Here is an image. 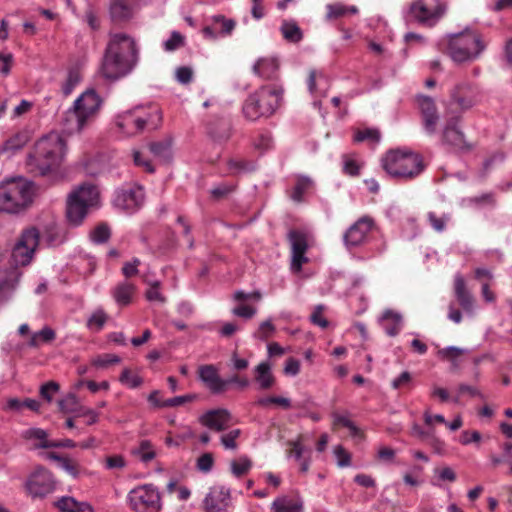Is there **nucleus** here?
Masks as SVG:
<instances>
[{
  "instance_id": "obj_26",
  "label": "nucleus",
  "mask_w": 512,
  "mask_h": 512,
  "mask_svg": "<svg viewBox=\"0 0 512 512\" xmlns=\"http://www.w3.org/2000/svg\"><path fill=\"white\" fill-rule=\"evenodd\" d=\"M459 117L452 116L446 123L443 130V141L457 149L466 148L464 134L458 128Z\"/></svg>"
},
{
  "instance_id": "obj_39",
  "label": "nucleus",
  "mask_w": 512,
  "mask_h": 512,
  "mask_svg": "<svg viewBox=\"0 0 512 512\" xmlns=\"http://www.w3.org/2000/svg\"><path fill=\"white\" fill-rule=\"evenodd\" d=\"M427 220L434 231H436L437 233H442L446 230V226L448 222L451 220V216L448 213L437 215L435 212L429 211L427 213Z\"/></svg>"
},
{
  "instance_id": "obj_32",
  "label": "nucleus",
  "mask_w": 512,
  "mask_h": 512,
  "mask_svg": "<svg viewBox=\"0 0 512 512\" xmlns=\"http://www.w3.org/2000/svg\"><path fill=\"white\" fill-rule=\"evenodd\" d=\"M251 296H254L257 299L259 298V294L257 293L253 295L245 294L242 291H237L235 293V299L240 302L236 307L233 308V314L235 316L242 318H251L255 315V307L246 303V300Z\"/></svg>"
},
{
  "instance_id": "obj_20",
  "label": "nucleus",
  "mask_w": 512,
  "mask_h": 512,
  "mask_svg": "<svg viewBox=\"0 0 512 512\" xmlns=\"http://www.w3.org/2000/svg\"><path fill=\"white\" fill-rule=\"evenodd\" d=\"M199 423L212 431L223 432L232 424L233 417L225 408L211 409L198 418Z\"/></svg>"
},
{
  "instance_id": "obj_21",
  "label": "nucleus",
  "mask_w": 512,
  "mask_h": 512,
  "mask_svg": "<svg viewBox=\"0 0 512 512\" xmlns=\"http://www.w3.org/2000/svg\"><path fill=\"white\" fill-rule=\"evenodd\" d=\"M235 26L236 22L233 19H228L223 15H213L202 29V33L205 38L216 40L219 37L231 35Z\"/></svg>"
},
{
  "instance_id": "obj_25",
  "label": "nucleus",
  "mask_w": 512,
  "mask_h": 512,
  "mask_svg": "<svg viewBox=\"0 0 512 512\" xmlns=\"http://www.w3.org/2000/svg\"><path fill=\"white\" fill-rule=\"evenodd\" d=\"M111 296L119 307L130 305L136 295V286L128 280L117 283L111 289Z\"/></svg>"
},
{
  "instance_id": "obj_31",
  "label": "nucleus",
  "mask_w": 512,
  "mask_h": 512,
  "mask_svg": "<svg viewBox=\"0 0 512 512\" xmlns=\"http://www.w3.org/2000/svg\"><path fill=\"white\" fill-rule=\"evenodd\" d=\"M454 291L457 300L463 309L470 311L473 307V297L466 289V284L461 274H456L454 278Z\"/></svg>"
},
{
  "instance_id": "obj_6",
  "label": "nucleus",
  "mask_w": 512,
  "mask_h": 512,
  "mask_svg": "<svg viewBox=\"0 0 512 512\" xmlns=\"http://www.w3.org/2000/svg\"><path fill=\"white\" fill-rule=\"evenodd\" d=\"M382 167L388 175L400 180H411L425 169L422 157L408 150H392L382 159Z\"/></svg>"
},
{
  "instance_id": "obj_40",
  "label": "nucleus",
  "mask_w": 512,
  "mask_h": 512,
  "mask_svg": "<svg viewBox=\"0 0 512 512\" xmlns=\"http://www.w3.org/2000/svg\"><path fill=\"white\" fill-rule=\"evenodd\" d=\"M82 76L78 68H71L68 73L66 80L62 85V93L64 96L70 95L75 87L81 82Z\"/></svg>"
},
{
  "instance_id": "obj_1",
  "label": "nucleus",
  "mask_w": 512,
  "mask_h": 512,
  "mask_svg": "<svg viewBox=\"0 0 512 512\" xmlns=\"http://www.w3.org/2000/svg\"><path fill=\"white\" fill-rule=\"evenodd\" d=\"M138 62L135 40L125 33L110 34L103 56L100 72L110 81H117L129 75Z\"/></svg>"
},
{
  "instance_id": "obj_17",
  "label": "nucleus",
  "mask_w": 512,
  "mask_h": 512,
  "mask_svg": "<svg viewBox=\"0 0 512 512\" xmlns=\"http://www.w3.org/2000/svg\"><path fill=\"white\" fill-rule=\"evenodd\" d=\"M231 504V490L222 485L211 487L203 501L205 512H227Z\"/></svg>"
},
{
  "instance_id": "obj_59",
  "label": "nucleus",
  "mask_w": 512,
  "mask_h": 512,
  "mask_svg": "<svg viewBox=\"0 0 512 512\" xmlns=\"http://www.w3.org/2000/svg\"><path fill=\"white\" fill-rule=\"evenodd\" d=\"M184 38L177 32L173 31L170 37L164 42V49L166 51H174L183 45Z\"/></svg>"
},
{
  "instance_id": "obj_57",
  "label": "nucleus",
  "mask_w": 512,
  "mask_h": 512,
  "mask_svg": "<svg viewBox=\"0 0 512 512\" xmlns=\"http://www.w3.org/2000/svg\"><path fill=\"white\" fill-rule=\"evenodd\" d=\"M464 351L458 347L450 346L443 348L438 351V356L442 359L451 361L455 364L456 359L463 353Z\"/></svg>"
},
{
  "instance_id": "obj_47",
  "label": "nucleus",
  "mask_w": 512,
  "mask_h": 512,
  "mask_svg": "<svg viewBox=\"0 0 512 512\" xmlns=\"http://www.w3.org/2000/svg\"><path fill=\"white\" fill-rule=\"evenodd\" d=\"M120 361V357L115 354H100L92 358L91 364L96 368L104 369L111 365L118 364Z\"/></svg>"
},
{
  "instance_id": "obj_49",
  "label": "nucleus",
  "mask_w": 512,
  "mask_h": 512,
  "mask_svg": "<svg viewBox=\"0 0 512 512\" xmlns=\"http://www.w3.org/2000/svg\"><path fill=\"white\" fill-rule=\"evenodd\" d=\"M332 417H333V424L334 426H337V425H341L343 427H346L347 429L350 430V432L353 434V435H357L358 432H359V429L357 428V426L349 419L348 415L347 414H340V413H337V412H334L332 414Z\"/></svg>"
},
{
  "instance_id": "obj_60",
  "label": "nucleus",
  "mask_w": 512,
  "mask_h": 512,
  "mask_svg": "<svg viewBox=\"0 0 512 512\" xmlns=\"http://www.w3.org/2000/svg\"><path fill=\"white\" fill-rule=\"evenodd\" d=\"M59 390V384L54 381H50L40 388V394L41 396L47 400L48 402L52 401L53 395L57 393Z\"/></svg>"
},
{
  "instance_id": "obj_10",
  "label": "nucleus",
  "mask_w": 512,
  "mask_h": 512,
  "mask_svg": "<svg viewBox=\"0 0 512 512\" xmlns=\"http://www.w3.org/2000/svg\"><path fill=\"white\" fill-rule=\"evenodd\" d=\"M447 3L444 0H414L405 13L406 22L432 28L444 17Z\"/></svg>"
},
{
  "instance_id": "obj_36",
  "label": "nucleus",
  "mask_w": 512,
  "mask_h": 512,
  "mask_svg": "<svg viewBox=\"0 0 512 512\" xmlns=\"http://www.w3.org/2000/svg\"><path fill=\"white\" fill-rule=\"evenodd\" d=\"M131 453L144 463L151 462L157 455L154 445L149 440L140 441L139 445L131 450Z\"/></svg>"
},
{
  "instance_id": "obj_55",
  "label": "nucleus",
  "mask_w": 512,
  "mask_h": 512,
  "mask_svg": "<svg viewBox=\"0 0 512 512\" xmlns=\"http://www.w3.org/2000/svg\"><path fill=\"white\" fill-rule=\"evenodd\" d=\"M326 9H327V14H326L327 20L337 19V18L343 17L344 15L347 14L346 13V5H343L341 3L328 4L326 6Z\"/></svg>"
},
{
  "instance_id": "obj_8",
  "label": "nucleus",
  "mask_w": 512,
  "mask_h": 512,
  "mask_svg": "<svg viewBox=\"0 0 512 512\" xmlns=\"http://www.w3.org/2000/svg\"><path fill=\"white\" fill-rule=\"evenodd\" d=\"M99 190L90 183H84L74 189L67 198L66 218L71 226H80L91 208L99 204Z\"/></svg>"
},
{
  "instance_id": "obj_50",
  "label": "nucleus",
  "mask_w": 512,
  "mask_h": 512,
  "mask_svg": "<svg viewBox=\"0 0 512 512\" xmlns=\"http://www.w3.org/2000/svg\"><path fill=\"white\" fill-rule=\"evenodd\" d=\"M120 382L126 385L129 388H137L139 387L143 380L137 374H132L128 369H124L120 376Z\"/></svg>"
},
{
  "instance_id": "obj_12",
  "label": "nucleus",
  "mask_w": 512,
  "mask_h": 512,
  "mask_svg": "<svg viewBox=\"0 0 512 512\" xmlns=\"http://www.w3.org/2000/svg\"><path fill=\"white\" fill-rule=\"evenodd\" d=\"M479 97L478 87L473 83L463 81L451 90L447 110L452 114L465 112L479 102Z\"/></svg>"
},
{
  "instance_id": "obj_63",
  "label": "nucleus",
  "mask_w": 512,
  "mask_h": 512,
  "mask_svg": "<svg viewBox=\"0 0 512 512\" xmlns=\"http://www.w3.org/2000/svg\"><path fill=\"white\" fill-rule=\"evenodd\" d=\"M234 189H235V186L233 184L222 183V184H219L218 186L214 187L211 190V194L214 198L220 199V198L227 196L231 192H233Z\"/></svg>"
},
{
  "instance_id": "obj_9",
  "label": "nucleus",
  "mask_w": 512,
  "mask_h": 512,
  "mask_svg": "<svg viewBox=\"0 0 512 512\" xmlns=\"http://www.w3.org/2000/svg\"><path fill=\"white\" fill-rule=\"evenodd\" d=\"M485 49L480 36L473 30L449 35L447 52L454 62L462 63L476 59Z\"/></svg>"
},
{
  "instance_id": "obj_28",
  "label": "nucleus",
  "mask_w": 512,
  "mask_h": 512,
  "mask_svg": "<svg viewBox=\"0 0 512 512\" xmlns=\"http://www.w3.org/2000/svg\"><path fill=\"white\" fill-rule=\"evenodd\" d=\"M271 510L273 512H303L304 502L299 496H282L272 502Z\"/></svg>"
},
{
  "instance_id": "obj_23",
  "label": "nucleus",
  "mask_w": 512,
  "mask_h": 512,
  "mask_svg": "<svg viewBox=\"0 0 512 512\" xmlns=\"http://www.w3.org/2000/svg\"><path fill=\"white\" fill-rule=\"evenodd\" d=\"M419 106L422 112L423 124L427 134H434L439 120L435 103L431 97H419Z\"/></svg>"
},
{
  "instance_id": "obj_33",
  "label": "nucleus",
  "mask_w": 512,
  "mask_h": 512,
  "mask_svg": "<svg viewBox=\"0 0 512 512\" xmlns=\"http://www.w3.org/2000/svg\"><path fill=\"white\" fill-rule=\"evenodd\" d=\"M61 512H93V508L86 502H79L73 497L64 496L56 502Z\"/></svg>"
},
{
  "instance_id": "obj_52",
  "label": "nucleus",
  "mask_w": 512,
  "mask_h": 512,
  "mask_svg": "<svg viewBox=\"0 0 512 512\" xmlns=\"http://www.w3.org/2000/svg\"><path fill=\"white\" fill-rule=\"evenodd\" d=\"M365 140H370L373 142H378L380 140V133L376 129L367 128L365 130H359L354 135L355 142H363Z\"/></svg>"
},
{
  "instance_id": "obj_14",
  "label": "nucleus",
  "mask_w": 512,
  "mask_h": 512,
  "mask_svg": "<svg viewBox=\"0 0 512 512\" xmlns=\"http://www.w3.org/2000/svg\"><path fill=\"white\" fill-rule=\"evenodd\" d=\"M26 489L32 497H45L56 489V480L46 468L36 467L28 476Z\"/></svg>"
},
{
  "instance_id": "obj_35",
  "label": "nucleus",
  "mask_w": 512,
  "mask_h": 512,
  "mask_svg": "<svg viewBox=\"0 0 512 512\" xmlns=\"http://www.w3.org/2000/svg\"><path fill=\"white\" fill-rule=\"evenodd\" d=\"M314 181L306 175H299L296 179V184L293 188L291 198L294 202L301 203L304 200V195L313 188Z\"/></svg>"
},
{
  "instance_id": "obj_24",
  "label": "nucleus",
  "mask_w": 512,
  "mask_h": 512,
  "mask_svg": "<svg viewBox=\"0 0 512 512\" xmlns=\"http://www.w3.org/2000/svg\"><path fill=\"white\" fill-rule=\"evenodd\" d=\"M307 86L310 94L314 98H322L327 95L330 88V81L322 71L312 69L309 71Z\"/></svg>"
},
{
  "instance_id": "obj_13",
  "label": "nucleus",
  "mask_w": 512,
  "mask_h": 512,
  "mask_svg": "<svg viewBox=\"0 0 512 512\" xmlns=\"http://www.w3.org/2000/svg\"><path fill=\"white\" fill-rule=\"evenodd\" d=\"M38 229L30 227L22 231L12 250V261L16 266H26L32 261L39 245Z\"/></svg>"
},
{
  "instance_id": "obj_30",
  "label": "nucleus",
  "mask_w": 512,
  "mask_h": 512,
  "mask_svg": "<svg viewBox=\"0 0 512 512\" xmlns=\"http://www.w3.org/2000/svg\"><path fill=\"white\" fill-rule=\"evenodd\" d=\"M255 381L261 390H268L275 384V377L272 373L270 363L264 361L259 363L254 370Z\"/></svg>"
},
{
  "instance_id": "obj_15",
  "label": "nucleus",
  "mask_w": 512,
  "mask_h": 512,
  "mask_svg": "<svg viewBox=\"0 0 512 512\" xmlns=\"http://www.w3.org/2000/svg\"><path fill=\"white\" fill-rule=\"evenodd\" d=\"M144 202V190L140 185H124L115 191L114 206L127 213H134Z\"/></svg>"
},
{
  "instance_id": "obj_29",
  "label": "nucleus",
  "mask_w": 512,
  "mask_h": 512,
  "mask_svg": "<svg viewBox=\"0 0 512 512\" xmlns=\"http://www.w3.org/2000/svg\"><path fill=\"white\" fill-rule=\"evenodd\" d=\"M209 135L217 143L227 142L232 136V124L228 119H219L209 126Z\"/></svg>"
},
{
  "instance_id": "obj_2",
  "label": "nucleus",
  "mask_w": 512,
  "mask_h": 512,
  "mask_svg": "<svg viewBox=\"0 0 512 512\" xmlns=\"http://www.w3.org/2000/svg\"><path fill=\"white\" fill-rule=\"evenodd\" d=\"M64 149V139L57 132H51L40 138L27 159L30 172L40 176L54 173L59 167Z\"/></svg>"
},
{
  "instance_id": "obj_48",
  "label": "nucleus",
  "mask_w": 512,
  "mask_h": 512,
  "mask_svg": "<svg viewBox=\"0 0 512 512\" xmlns=\"http://www.w3.org/2000/svg\"><path fill=\"white\" fill-rule=\"evenodd\" d=\"M149 285V288L145 292V296L150 302L163 303L165 301V297L162 295L160 291V281H146Z\"/></svg>"
},
{
  "instance_id": "obj_45",
  "label": "nucleus",
  "mask_w": 512,
  "mask_h": 512,
  "mask_svg": "<svg viewBox=\"0 0 512 512\" xmlns=\"http://www.w3.org/2000/svg\"><path fill=\"white\" fill-rule=\"evenodd\" d=\"M240 429H232L220 437V442L226 450H236L238 448L237 439L241 436Z\"/></svg>"
},
{
  "instance_id": "obj_41",
  "label": "nucleus",
  "mask_w": 512,
  "mask_h": 512,
  "mask_svg": "<svg viewBox=\"0 0 512 512\" xmlns=\"http://www.w3.org/2000/svg\"><path fill=\"white\" fill-rule=\"evenodd\" d=\"M231 472L235 477L246 475L252 468V462L247 456H240L230 463Z\"/></svg>"
},
{
  "instance_id": "obj_22",
  "label": "nucleus",
  "mask_w": 512,
  "mask_h": 512,
  "mask_svg": "<svg viewBox=\"0 0 512 512\" xmlns=\"http://www.w3.org/2000/svg\"><path fill=\"white\" fill-rule=\"evenodd\" d=\"M200 380L213 392L222 393L227 389V382L219 376L218 369L212 364L202 365L198 369Z\"/></svg>"
},
{
  "instance_id": "obj_58",
  "label": "nucleus",
  "mask_w": 512,
  "mask_h": 512,
  "mask_svg": "<svg viewBox=\"0 0 512 512\" xmlns=\"http://www.w3.org/2000/svg\"><path fill=\"white\" fill-rule=\"evenodd\" d=\"M193 436H194L193 431L191 430V428L187 427L184 433L177 435L175 438L170 437V436L166 437L165 444L169 447H172V446L178 447L183 442H185L187 439H190Z\"/></svg>"
},
{
  "instance_id": "obj_44",
  "label": "nucleus",
  "mask_w": 512,
  "mask_h": 512,
  "mask_svg": "<svg viewBox=\"0 0 512 512\" xmlns=\"http://www.w3.org/2000/svg\"><path fill=\"white\" fill-rule=\"evenodd\" d=\"M254 148L260 152H265L273 147V139L268 131L259 132L253 140Z\"/></svg>"
},
{
  "instance_id": "obj_61",
  "label": "nucleus",
  "mask_w": 512,
  "mask_h": 512,
  "mask_svg": "<svg viewBox=\"0 0 512 512\" xmlns=\"http://www.w3.org/2000/svg\"><path fill=\"white\" fill-rule=\"evenodd\" d=\"M133 160L135 165L144 168L145 171L149 173H153L155 171L154 166L150 162L149 159L144 157V155L139 151H134Z\"/></svg>"
},
{
  "instance_id": "obj_38",
  "label": "nucleus",
  "mask_w": 512,
  "mask_h": 512,
  "mask_svg": "<svg viewBox=\"0 0 512 512\" xmlns=\"http://www.w3.org/2000/svg\"><path fill=\"white\" fill-rule=\"evenodd\" d=\"M55 338V332L48 326H45L38 332L31 335L29 345L32 347H38L45 343H50Z\"/></svg>"
},
{
  "instance_id": "obj_42",
  "label": "nucleus",
  "mask_w": 512,
  "mask_h": 512,
  "mask_svg": "<svg viewBox=\"0 0 512 512\" xmlns=\"http://www.w3.org/2000/svg\"><path fill=\"white\" fill-rule=\"evenodd\" d=\"M172 141L167 138L162 141L152 142L149 144V149L152 154L157 157L168 159L171 157Z\"/></svg>"
},
{
  "instance_id": "obj_43",
  "label": "nucleus",
  "mask_w": 512,
  "mask_h": 512,
  "mask_svg": "<svg viewBox=\"0 0 512 512\" xmlns=\"http://www.w3.org/2000/svg\"><path fill=\"white\" fill-rule=\"evenodd\" d=\"M24 437L27 439H35L39 442L35 444V447L38 448H51V446H44L45 443H51L52 441L48 439V435L45 430L40 428H30L25 431Z\"/></svg>"
},
{
  "instance_id": "obj_51",
  "label": "nucleus",
  "mask_w": 512,
  "mask_h": 512,
  "mask_svg": "<svg viewBox=\"0 0 512 512\" xmlns=\"http://www.w3.org/2000/svg\"><path fill=\"white\" fill-rule=\"evenodd\" d=\"M90 237L94 243H104L110 237V229L105 224L98 225L94 230H92Z\"/></svg>"
},
{
  "instance_id": "obj_5",
  "label": "nucleus",
  "mask_w": 512,
  "mask_h": 512,
  "mask_svg": "<svg viewBox=\"0 0 512 512\" xmlns=\"http://www.w3.org/2000/svg\"><path fill=\"white\" fill-rule=\"evenodd\" d=\"M161 121V111L155 106L148 109L135 107L118 114L115 118L117 128L126 136L136 135L145 129L155 130L159 127Z\"/></svg>"
},
{
  "instance_id": "obj_18",
  "label": "nucleus",
  "mask_w": 512,
  "mask_h": 512,
  "mask_svg": "<svg viewBox=\"0 0 512 512\" xmlns=\"http://www.w3.org/2000/svg\"><path fill=\"white\" fill-rule=\"evenodd\" d=\"M288 239L291 244V269L299 272L303 264L308 261L305 253L308 249V241L305 233L298 230H291L288 233Z\"/></svg>"
},
{
  "instance_id": "obj_46",
  "label": "nucleus",
  "mask_w": 512,
  "mask_h": 512,
  "mask_svg": "<svg viewBox=\"0 0 512 512\" xmlns=\"http://www.w3.org/2000/svg\"><path fill=\"white\" fill-rule=\"evenodd\" d=\"M227 165L231 174L246 173L253 171L255 169V165L253 162L238 159H230Z\"/></svg>"
},
{
  "instance_id": "obj_7",
  "label": "nucleus",
  "mask_w": 512,
  "mask_h": 512,
  "mask_svg": "<svg viewBox=\"0 0 512 512\" xmlns=\"http://www.w3.org/2000/svg\"><path fill=\"white\" fill-rule=\"evenodd\" d=\"M35 187L25 179L10 180L0 184V212L16 214L33 201Z\"/></svg>"
},
{
  "instance_id": "obj_19",
  "label": "nucleus",
  "mask_w": 512,
  "mask_h": 512,
  "mask_svg": "<svg viewBox=\"0 0 512 512\" xmlns=\"http://www.w3.org/2000/svg\"><path fill=\"white\" fill-rule=\"evenodd\" d=\"M140 9V0H110L109 16L113 23L122 24L132 20Z\"/></svg>"
},
{
  "instance_id": "obj_56",
  "label": "nucleus",
  "mask_w": 512,
  "mask_h": 512,
  "mask_svg": "<svg viewBox=\"0 0 512 512\" xmlns=\"http://www.w3.org/2000/svg\"><path fill=\"white\" fill-rule=\"evenodd\" d=\"M334 455L339 467H348L351 464V455L341 445L334 447Z\"/></svg>"
},
{
  "instance_id": "obj_3",
  "label": "nucleus",
  "mask_w": 512,
  "mask_h": 512,
  "mask_svg": "<svg viewBox=\"0 0 512 512\" xmlns=\"http://www.w3.org/2000/svg\"><path fill=\"white\" fill-rule=\"evenodd\" d=\"M283 93L282 85L277 83L261 86L245 100L242 108L245 118L256 121L273 115L281 105Z\"/></svg>"
},
{
  "instance_id": "obj_11",
  "label": "nucleus",
  "mask_w": 512,
  "mask_h": 512,
  "mask_svg": "<svg viewBox=\"0 0 512 512\" xmlns=\"http://www.w3.org/2000/svg\"><path fill=\"white\" fill-rule=\"evenodd\" d=\"M129 508L133 512H160L162 498L158 488L150 483L138 485L127 495Z\"/></svg>"
},
{
  "instance_id": "obj_62",
  "label": "nucleus",
  "mask_w": 512,
  "mask_h": 512,
  "mask_svg": "<svg viewBox=\"0 0 512 512\" xmlns=\"http://www.w3.org/2000/svg\"><path fill=\"white\" fill-rule=\"evenodd\" d=\"M214 459L212 454L204 453L197 460V468L202 472H209L213 467Z\"/></svg>"
},
{
  "instance_id": "obj_34",
  "label": "nucleus",
  "mask_w": 512,
  "mask_h": 512,
  "mask_svg": "<svg viewBox=\"0 0 512 512\" xmlns=\"http://www.w3.org/2000/svg\"><path fill=\"white\" fill-rule=\"evenodd\" d=\"M462 205L478 209L494 207L496 205L495 194L493 192H487L480 195L466 197L462 199Z\"/></svg>"
},
{
  "instance_id": "obj_54",
  "label": "nucleus",
  "mask_w": 512,
  "mask_h": 512,
  "mask_svg": "<svg viewBox=\"0 0 512 512\" xmlns=\"http://www.w3.org/2000/svg\"><path fill=\"white\" fill-rule=\"evenodd\" d=\"M78 406V399L75 394H68L59 401V408L62 412L71 413L76 411Z\"/></svg>"
},
{
  "instance_id": "obj_37",
  "label": "nucleus",
  "mask_w": 512,
  "mask_h": 512,
  "mask_svg": "<svg viewBox=\"0 0 512 512\" xmlns=\"http://www.w3.org/2000/svg\"><path fill=\"white\" fill-rule=\"evenodd\" d=\"M284 39L292 43H298L303 38V33L295 21H283L280 28Z\"/></svg>"
},
{
  "instance_id": "obj_64",
  "label": "nucleus",
  "mask_w": 512,
  "mask_h": 512,
  "mask_svg": "<svg viewBox=\"0 0 512 512\" xmlns=\"http://www.w3.org/2000/svg\"><path fill=\"white\" fill-rule=\"evenodd\" d=\"M396 457V451L387 446H381L377 451V458L385 463H392Z\"/></svg>"
},
{
  "instance_id": "obj_53",
  "label": "nucleus",
  "mask_w": 512,
  "mask_h": 512,
  "mask_svg": "<svg viewBox=\"0 0 512 512\" xmlns=\"http://www.w3.org/2000/svg\"><path fill=\"white\" fill-rule=\"evenodd\" d=\"M59 466L73 478H77L80 475L81 467L75 460L65 457L64 460H61V464Z\"/></svg>"
},
{
  "instance_id": "obj_4",
  "label": "nucleus",
  "mask_w": 512,
  "mask_h": 512,
  "mask_svg": "<svg viewBox=\"0 0 512 512\" xmlns=\"http://www.w3.org/2000/svg\"><path fill=\"white\" fill-rule=\"evenodd\" d=\"M102 103V98L95 90L89 89L83 92L66 112L65 131L70 134L82 131L97 116Z\"/></svg>"
},
{
  "instance_id": "obj_27",
  "label": "nucleus",
  "mask_w": 512,
  "mask_h": 512,
  "mask_svg": "<svg viewBox=\"0 0 512 512\" xmlns=\"http://www.w3.org/2000/svg\"><path fill=\"white\" fill-rule=\"evenodd\" d=\"M279 62L275 57L259 58L253 65V72L264 80H274L278 76Z\"/></svg>"
},
{
  "instance_id": "obj_16",
  "label": "nucleus",
  "mask_w": 512,
  "mask_h": 512,
  "mask_svg": "<svg viewBox=\"0 0 512 512\" xmlns=\"http://www.w3.org/2000/svg\"><path fill=\"white\" fill-rule=\"evenodd\" d=\"M374 228V221L363 216L352 224L343 235V241L348 249L358 247L365 243L369 232Z\"/></svg>"
}]
</instances>
